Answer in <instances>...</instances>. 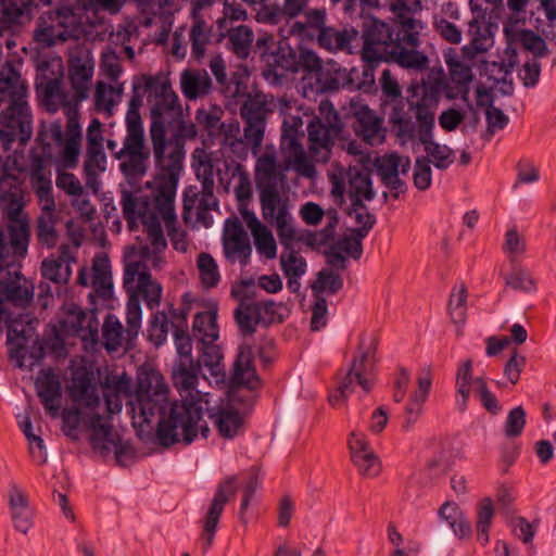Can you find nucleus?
<instances>
[{
	"label": "nucleus",
	"mask_w": 556,
	"mask_h": 556,
	"mask_svg": "<svg viewBox=\"0 0 556 556\" xmlns=\"http://www.w3.org/2000/svg\"><path fill=\"white\" fill-rule=\"evenodd\" d=\"M199 371V365L193 364L192 359L180 361L174 368L173 380L181 402L172 403L167 414L168 387L163 375L155 369L140 371L135 397L127 404L134 428L143 434L152 429L153 424H157L156 437L163 446L179 442L188 445L199 432L207 438L210 429L202 418L204 406L210 405L211 394L195 388Z\"/></svg>",
	"instance_id": "f257e3e1"
},
{
	"label": "nucleus",
	"mask_w": 556,
	"mask_h": 556,
	"mask_svg": "<svg viewBox=\"0 0 556 556\" xmlns=\"http://www.w3.org/2000/svg\"><path fill=\"white\" fill-rule=\"evenodd\" d=\"M28 239L29 233L24 225L12 226L8 236L0 230V336L7 327L10 361L18 368L31 369L34 362L27 364L25 361L29 317L25 314L14 316L4 308L5 302L24 306L33 298V292L20 281V266L27 253Z\"/></svg>",
	"instance_id": "f03ea898"
},
{
	"label": "nucleus",
	"mask_w": 556,
	"mask_h": 556,
	"mask_svg": "<svg viewBox=\"0 0 556 556\" xmlns=\"http://www.w3.org/2000/svg\"><path fill=\"white\" fill-rule=\"evenodd\" d=\"M121 205L131 229L137 222L142 224L147 244L141 247L140 254L153 268H161L165 262L167 239L164 228L174 250L180 253L188 251V235L178 225L175 199L150 200L140 190H123Z\"/></svg>",
	"instance_id": "7ed1b4c3"
},
{
	"label": "nucleus",
	"mask_w": 556,
	"mask_h": 556,
	"mask_svg": "<svg viewBox=\"0 0 556 556\" xmlns=\"http://www.w3.org/2000/svg\"><path fill=\"white\" fill-rule=\"evenodd\" d=\"M42 102L50 113L63 109L67 117L66 130L60 121L42 124L39 139L43 148L55 146L60 149V162L66 168L77 165L81 149V128L79 124L76 97L64 89L60 78L49 79L42 86Z\"/></svg>",
	"instance_id": "20e7f679"
},
{
	"label": "nucleus",
	"mask_w": 556,
	"mask_h": 556,
	"mask_svg": "<svg viewBox=\"0 0 556 556\" xmlns=\"http://www.w3.org/2000/svg\"><path fill=\"white\" fill-rule=\"evenodd\" d=\"M301 118L290 125L287 121L282 124L280 137V152L282 162L278 160V153L274 144H266L263 152H258L255 162V181L257 190L279 188L287 179V172L294 170L299 176L314 178L316 167L299 139L298 127Z\"/></svg>",
	"instance_id": "39448f33"
},
{
	"label": "nucleus",
	"mask_w": 556,
	"mask_h": 556,
	"mask_svg": "<svg viewBox=\"0 0 556 556\" xmlns=\"http://www.w3.org/2000/svg\"><path fill=\"white\" fill-rule=\"evenodd\" d=\"M148 94L144 75L132 79V93L126 112V136L123 147L116 152L115 159L121 161L119 168L130 182L147 173L150 152L144 144V131L140 116L143 97Z\"/></svg>",
	"instance_id": "423d86ee"
},
{
	"label": "nucleus",
	"mask_w": 556,
	"mask_h": 556,
	"mask_svg": "<svg viewBox=\"0 0 556 556\" xmlns=\"http://www.w3.org/2000/svg\"><path fill=\"white\" fill-rule=\"evenodd\" d=\"M363 40L362 59L371 65L386 60L414 72H424L429 67L430 61L425 52L407 50L395 43L388 23L375 18L366 22Z\"/></svg>",
	"instance_id": "0eeeda50"
},
{
	"label": "nucleus",
	"mask_w": 556,
	"mask_h": 556,
	"mask_svg": "<svg viewBox=\"0 0 556 556\" xmlns=\"http://www.w3.org/2000/svg\"><path fill=\"white\" fill-rule=\"evenodd\" d=\"M150 137L159 173L151 187L150 200L175 199L185 159V142L179 138H166L165 121L150 126Z\"/></svg>",
	"instance_id": "6e6552de"
},
{
	"label": "nucleus",
	"mask_w": 556,
	"mask_h": 556,
	"mask_svg": "<svg viewBox=\"0 0 556 556\" xmlns=\"http://www.w3.org/2000/svg\"><path fill=\"white\" fill-rule=\"evenodd\" d=\"M124 288L128 294L126 304L127 336L129 339L137 338L142 320L140 296L150 309L157 308L161 304L163 288L152 278L146 264L138 261H129L126 264Z\"/></svg>",
	"instance_id": "1a4fd4ad"
},
{
	"label": "nucleus",
	"mask_w": 556,
	"mask_h": 556,
	"mask_svg": "<svg viewBox=\"0 0 556 556\" xmlns=\"http://www.w3.org/2000/svg\"><path fill=\"white\" fill-rule=\"evenodd\" d=\"M26 170V163L23 153L17 150L5 159L0 154V210L7 214L12 222L7 231L0 230L8 236L12 226L24 225L25 223L17 220L23 207V190L21 175Z\"/></svg>",
	"instance_id": "9d476101"
},
{
	"label": "nucleus",
	"mask_w": 556,
	"mask_h": 556,
	"mask_svg": "<svg viewBox=\"0 0 556 556\" xmlns=\"http://www.w3.org/2000/svg\"><path fill=\"white\" fill-rule=\"evenodd\" d=\"M375 351L376 341L372 336L363 334L359 340L357 356L339 384L336 393L329 396L331 405L336 406L342 399H346L356 387H359L364 394L371 391L375 384Z\"/></svg>",
	"instance_id": "9b49d317"
},
{
	"label": "nucleus",
	"mask_w": 556,
	"mask_h": 556,
	"mask_svg": "<svg viewBox=\"0 0 556 556\" xmlns=\"http://www.w3.org/2000/svg\"><path fill=\"white\" fill-rule=\"evenodd\" d=\"M331 184V195L336 201L342 203L344 193L348 192L352 206H361L363 201H371L375 191L371 179L366 170L350 166L346 170L342 166L332 169L329 175Z\"/></svg>",
	"instance_id": "f8f14e48"
},
{
	"label": "nucleus",
	"mask_w": 556,
	"mask_h": 556,
	"mask_svg": "<svg viewBox=\"0 0 556 556\" xmlns=\"http://www.w3.org/2000/svg\"><path fill=\"white\" fill-rule=\"evenodd\" d=\"M390 9L395 16V43L407 50H418L420 35L426 27L421 20V0H391Z\"/></svg>",
	"instance_id": "ddd939ff"
},
{
	"label": "nucleus",
	"mask_w": 556,
	"mask_h": 556,
	"mask_svg": "<svg viewBox=\"0 0 556 556\" xmlns=\"http://www.w3.org/2000/svg\"><path fill=\"white\" fill-rule=\"evenodd\" d=\"M258 192L264 219L275 225L280 243L288 245L295 239L288 200L280 195L279 188L260 189Z\"/></svg>",
	"instance_id": "4468645a"
},
{
	"label": "nucleus",
	"mask_w": 556,
	"mask_h": 556,
	"mask_svg": "<svg viewBox=\"0 0 556 556\" xmlns=\"http://www.w3.org/2000/svg\"><path fill=\"white\" fill-rule=\"evenodd\" d=\"M33 135V116L28 103L9 104L0 113V140L5 150L13 142L25 146Z\"/></svg>",
	"instance_id": "2eb2a0df"
},
{
	"label": "nucleus",
	"mask_w": 556,
	"mask_h": 556,
	"mask_svg": "<svg viewBox=\"0 0 556 556\" xmlns=\"http://www.w3.org/2000/svg\"><path fill=\"white\" fill-rule=\"evenodd\" d=\"M471 384L475 386L476 394L482 406L492 414L501 410V405L495 395L489 390L484 378L472 379V363L470 359L464 362L456 372V405L459 410H465L471 392Z\"/></svg>",
	"instance_id": "dca6fc26"
},
{
	"label": "nucleus",
	"mask_w": 556,
	"mask_h": 556,
	"mask_svg": "<svg viewBox=\"0 0 556 556\" xmlns=\"http://www.w3.org/2000/svg\"><path fill=\"white\" fill-rule=\"evenodd\" d=\"M60 328L66 336H75L85 342L96 343L99 336V320L93 313L85 312L71 303L62 307L59 319Z\"/></svg>",
	"instance_id": "f3484780"
},
{
	"label": "nucleus",
	"mask_w": 556,
	"mask_h": 556,
	"mask_svg": "<svg viewBox=\"0 0 556 556\" xmlns=\"http://www.w3.org/2000/svg\"><path fill=\"white\" fill-rule=\"evenodd\" d=\"M148 88V102L152 122L164 121L163 116L179 109L178 96L169 79L163 75H144Z\"/></svg>",
	"instance_id": "a211bd4d"
},
{
	"label": "nucleus",
	"mask_w": 556,
	"mask_h": 556,
	"mask_svg": "<svg viewBox=\"0 0 556 556\" xmlns=\"http://www.w3.org/2000/svg\"><path fill=\"white\" fill-rule=\"evenodd\" d=\"M192 168L198 180L206 188H214V178L223 185L228 182L230 164L218 152H210L204 148H195L192 152Z\"/></svg>",
	"instance_id": "6ab92c4d"
},
{
	"label": "nucleus",
	"mask_w": 556,
	"mask_h": 556,
	"mask_svg": "<svg viewBox=\"0 0 556 556\" xmlns=\"http://www.w3.org/2000/svg\"><path fill=\"white\" fill-rule=\"evenodd\" d=\"M223 253L230 263L247 265L252 253L249 236L238 218H227L222 236Z\"/></svg>",
	"instance_id": "aec40b11"
},
{
	"label": "nucleus",
	"mask_w": 556,
	"mask_h": 556,
	"mask_svg": "<svg viewBox=\"0 0 556 556\" xmlns=\"http://www.w3.org/2000/svg\"><path fill=\"white\" fill-rule=\"evenodd\" d=\"M247 286L249 283L242 282L240 287L232 288L231 293L240 299L239 306L235 312L239 328L244 334H252L257 324L266 321L264 314L273 313L275 304L273 301H252L247 299L245 295H242V289Z\"/></svg>",
	"instance_id": "412c9836"
},
{
	"label": "nucleus",
	"mask_w": 556,
	"mask_h": 556,
	"mask_svg": "<svg viewBox=\"0 0 556 556\" xmlns=\"http://www.w3.org/2000/svg\"><path fill=\"white\" fill-rule=\"evenodd\" d=\"M77 282L83 287L91 286L97 296L110 299L113 293V277L109 257L105 254H97L92 260L90 274L87 268H81Z\"/></svg>",
	"instance_id": "4be33fe9"
},
{
	"label": "nucleus",
	"mask_w": 556,
	"mask_h": 556,
	"mask_svg": "<svg viewBox=\"0 0 556 556\" xmlns=\"http://www.w3.org/2000/svg\"><path fill=\"white\" fill-rule=\"evenodd\" d=\"M37 395L47 413L55 419L62 408V382L52 368L41 369L35 380Z\"/></svg>",
	"instance_id": "5701e85b"
},
{
	"label": "nucleus",
	"mask_w": 556,
	"mask_h": 556,
	"mask_svg": "<svg viewBox=\"0 0 556 556\" xmlns=\"http://www.w3.org/2000/svg\"><path fill=\"white\" fill-rule=\"evenodd\" d=\"M218 207V201L214 195V188L202 186V190L198 192L195 188L189 187L184 192V219L188 222L190 212L195 210L197 219L205 227L212 224L210 212Z\"/></svg>",
	"instance_id": "b1692460"
},
{
	"label": "nucleus",
	"mask_w": 556,
	"mask_h": 556,
	"mask_svg": "<svg viewBox=\"0 0 556 556\" xmlns=\"http://www.w3.org/2000/svg\"><path fill=\"white\" fill-rule=\"evenodd\" d=\"M28 86L12 62H4L0 71V105L28 103Z\"/></svg>",
	"instance_id": "393cba45"
},
{
	"label": "nucleus",
	"mask_w": 556,
	"mask_h": 556,
	"mask_svg": "<svg viewBox=\"0 0 556 556\" xmlns=\"http://www.w3.org/2000/svg\"><path fill=\"white\" fill-rule=\"evenodd\" d=\"M375 166L388 188L397 192L404 191L405 184L400 175H406L410 168L408 156L399 155L397 153L384 154L376 160Z\"/></svg>",
	"instance_id": "a878e982"
},
{
	"label": "nucleus",
	"mask_w": 556,
	"mask_h": 556,
	"mask_svg": "<svg viewBox=\"0 0 556 556\" xmlns=\"http://www.w3.org/2000/svg\"><path fill=\"white\" fill-rule=\"evenodd\" d=\"M349 448L352 460L362 476L376 477L381 470V464L377 455L369 447L366 435L363 432H352L349 438Z\"/></svg>",
	"instance_id": "bb28decb"
},
{
	"label": "nucleus",
	"mask_w": 556,
	"mask_h": 556,
	"mask_svg": "<svg viewBox=\"0 0 556 556\" xmlns=\"http://www.w3.org/2000/svg\"><path fill=\"white\" fill-rule=\"evenodd\" d=\"M308 151L311 157L318 163H327L331 156L334 137L339 132L327 128L320 119H311L307 127Z\"/></svg>",
	"instance_id": "cd10ccee"
},
{
	"label": "nucleus",
	"mask_w": 556,
	"mask_h": 556,
	"mask_svg": "<svg viewBox=\"0 0 556 556\" xmlns=\"http://www.w3.org/2000/svg\"><path fill=\"white\" fill-rule=\"evenodd\" d=\"M359 33L354 27L334 28L332 26H325L319 37L317 45L328 52L336 53L343 51L353 53L354 48L357 47Z\"/></svg>",
	"instance_id": "c85d7f7f"
},
{
	"label": "nucleus",
	"mask_w": 556,
	"mask_h": 556,
	"mask_svg": "<svg viewBox=\"0 0 556 556\" xmlns=\"http://www.w3.org/2000/svg\"><path fill=\"white\" fill-rule=\"evenodd\" d=\"M337 77H325L323 73H305L299 83L302 96L308 100H315L319 94L337 90L340 86H350L352 80L340 83L341 78L346 77V70L339 68Z\"/></svg>",
	"instance_id": "c756f323"
},
{
	"label": "nucleus",
	"mask_w": 556,
	"mask_h": 556,
	"mask_svg": "<svg viewBox=\"0 0 556 556\" xmlns=\"http://www.w3.org/2000/svg\"><path fill=\"white\" fill-rule=\"evenodd\" d=\"M75 262V255L67 244L60 247L59 254H52L41 263V275L54 283H66L72 276L71 264Z\"/></svg>",
	"instance_id": "7c9ffc66"
},
{
	"label": "nucleus",
	"mask_w": 556,
	"mask_h": 556,
	"mask_svg": "<svg viewBox=\"0 0 556 556\" xmlns=\"http://www.w3.org/2000/svg\"><path fill=\"white\" fill-rule=\"evenodd\" d=\"M326 22L327 11L325 8H309L293 21L289 33L301 39L317 40Z\"/></svg>",
	"instance_id": "2f4dec72"
},
{
	"label": "nucleus",
	"mask_w": 556,
	"mask_h": 556,
	"mask_svg": "<svg viewBox=\"0 0 556 556\" xmlns=\"http://www.w3.org/2000/svg\"><path fill=\"white\" fill-rule=\"evenodd\" d=\"M232 383L254 390L260 387L261 381L253 366L252 346L243 342L238 350L233 364Z\"/></svg>",
	"instance_id": "473e14b6"
},
{
	"label": "nucleus",
	"mask_w": 556,
	"mask_h": 556,
	"mask_svg": "<svg viewBox=\"0 0 556 556\" xmlns=\"http://www.w3.org/2000/svg\"><path fill=\"white\" fill-rule=\"evenodd\" d=\"M353 114L356 118V134L372 147L381 144L384 140L382 119L366 105H361L358 110L353 111Z\"/></svg>",
	"instance_id": "72a5a7b5"
},
{
	"label": "nucleus",
	"mask_w": 556,
	"mask_h": 556,
	"mask_svg": "<svg viewBox=\"0 0 556 556\" xmlns=\"http://www.w3.org/2000/svg\"><path fill=\"white\" fill-rule=\"evenodd\" d=\"M233 482L235 479L229 478L218 486L214 494V497L212 500L210 509L206 514L203 525L206 541L205 547H208L211 545L218 520L224 510V506L227 503L229 496H231L235 493Z\"/></svg>",
	"instance_id": "f704fd0d"
},
{
	"label": "nucleus",
	"mask_w": 556,
	"mask_h": 556,
	"mask_svg": "<svg viewBox=\"0 0 556 556\" xmlns=\"http://www.w3.org/2000/svg\"><path fill=\"white\" fill-rule=\"evenodd\" d=\"M90 442L93 450L101 453H110L114 451L116 456L119 457L121 440L117 434L113 432L112 426L105 422L101 415L96 414L90 419Z\"/></svg>",
	"instance_id": "c9c22d12"
},
{
	"label": "nucleus",
	"mask_w": 556,
	"mask_h": 556,
	"mask_svg": "<svg viewBox=\"0 0 556 556\" xmlns=\"http://www.w3.org/2000/svg\"><path fill=\"white\" fill-rule=\"evenodd\" d=\"M8 497L14 528L26 534L33 526V511L28 506L27 495L22 488L12 483Z\"/></svg>",
	"instance_id": "e433bc0d"
},
{
	"label": "nucleus",
	"mask_w": 556,
	"mask_h": 556,
	"mask_svg": "<svg viewBox=\"0 0 556 556\" xmlns=\"http://www.w3.org/2000/svg\"><path fill=\"white\" fill-rule=\"evenodd\" d=\"M94 65L92 61L75 59L68 68V79L76 97V101L83 102L89 97Z\"/></svg>",
	"instance_id": "4c0bfd02"
},
{
	"label": "nucleus",
	"mask_w": 556,
	"mask_h": 556,
	"mask_svg": "<svg viewBox=\"0 0 556 556\" xmlns=\"http://www.w3.org/2000/svg\"><path fill=\"white\" fill-rule=\"evenodd\" d=\"M517 64V55L515 52L509 54L507 59L500 61H485L481 65V72L496 84H502V91L509 94L513 91L511 72Z\"/></svg>",
	"instance_id": "58836bf2"
},
{
	"label": "nucleus",
	"mask_w": 556,
	"mask_h": 556,
	"mask_svg": "<svg viewBox=\"0 0 556 556\" xmlns=\"http://www.w3.org/2000/svg\"><path fill=\"white\" fill-rule=\"evenodd\" d=\"M131 391V378L123 374L108 377L104 386V399L110 414L119 413L123 408V397Z\"/></svg>",
	"instance_id": "ea45409f"
},
{
	"label": "nucleus",
	"mask_w": 556,
	"mask_h": 556,
	"mask_svg": "<svg viewBox=\"0 0 556 556\" xmlns=\"http://www.w3.org/2000/svg\"><path fill=\"white\" fill-rule=\"evenodd\" d=\"M109 85L104 81H97L94 88V108L98 112L112 115L115 106L122 102L125 90V84L113 81Z\"/></svg>",
	"instance_id": "a19ab883"
},
{
	"label": "nucleus",
	"mask_w": 556,
	"mask_h": 556,
	"mask_svg": "<svg viewBox=\"0 0 556 556\" xmlns=\"http://www.w3.org/2000/svg\"><path fill=\"white\" fill-rule=\"evenodd\" d=\"M468 34L471 37L470 42L462 48L464 58L475 59L478 54L484 53L493 46V38L485 24L478 23V20H471L468 24Z\"/></svg>",
	"instance_id": "79ce46f5"
},
{
	"label": "nucleus",
	"mask_w": 556,
	"mask_h": 556,
	"mask_svg": "<svg viewBox=\"0 0 556 556\" xmlns=\"http://www.w3.org/2000/svg\"><path fill=\"white\" fill-rule=\"evenodd\" d=\"M102 338L104 346L108 351H117L124 345L129 349L132 344V341L136 339L128 338L127 328L124 330L122 323L113 314H109L105 317L102 326Z\"/></svg>",
	"instance_id": "37998d69"
},
{
	"label": "nucleus",
	"mask_w": 556,
	"mask_h": 556,
	"mask_svg": "<svg viewBox=\"0 0 556 556\" xmlns=\"http://www.w3.org/2000/svg\"><path fill=\"white\" fill-rule=\"evenodd\" d=\"M106 169V156L103 149H87L84 162L86 187L97 193L100 189L99 176Z\"/></svg>",
	"instance_id": "c03bdc74"
},
{
	"label": "nucleus",
	"mask_w": 556,
	"mask_h": 556,
	"mask_svg": "<svg viewBox=\"0 0 556 556\" xmlns=\"http://www.w3.org/2000/svg\"><path fill=\"white\" fill-rule=\"evenodd\" d=\"M204 410L207 412L222 437L232 439L239 433L242 427V418L238 412L233 409L215 410L208 405L204 406Z\"/></svg>",
	"instance_id": "a18cd8bd"
},
{
	"label": "nucleus",
	"mask_w": 556,
	"mask_h": 556,
	"mask_svg": "<svg viewBox=\"0 0 556 556\" xmlns=\"http://www.w3.org/2000/svg\"><path fill=\"white\" fill-rule=\"evenodd\" d=\"M180 88L189 100L206 94L211 88V78L206 72L184 71L180 75Z\"/></svg>",
	"instance_id": "49530a36"
},
{
	"label": "nucleus",
	"mask_w": 556,
	"mask_h": 556,
	"mask_svg": "<svg viewBox=\"0 0 556 556\" xmlns=\"http://www.w3.org/2000/svg\"><path fill=\"white\" fill-rule=\"evenodd\" d=\"M193 337L200 343H214L218 338V327L216 323V312H200L193 319Z\"/></svg>",
	"instance_id": "de8ad7c7"
},
{
	"label": "nucleus",
	"mask_w": 556,
	"mask_h": 556,
	"mask_svg": "<svg viewBox=\"0 0 556 556\" xmlns=\"http://www.w3.org/2000/svg\"><path fill=\"white\" fill-rule=\"evenodd\" d=\"M228 47L231 52L241 60L250 55L251 47L254 41V33L247 25H239L228 30Z\"/></svg>",
	"instance_id": "09e8293b"
},
{
	"label": "nucleus",
	"mask_w": 556,
	"mask_h": 556,
	"mask_svg": "<svg viewBox=\"0 0 556 556\" xmlns=\"http://www.w3.org/2000/svg\"><path fill=\"white\" fill-rule=\"evenodd\" d=\"M195 265L202 287L205 290L216 288L220 282L222 275L215 258L210 253L201 252L197 256Z\"/></svg>",
	"instance_id": "8fccbe9b"
},
{
	"label": "nucleus",
	"mask_w": 556,
	"mask_h": 556,
	"mask_svg": "<svg viewBox=\"0 0 556 556\" xmlns=\"http://www.w3.org/2000/svg\"><path fill=\"white\" fill-rule=\"evenodd\" d=\"M268 97L263 93H256L249 97L240 109L241 117L244 121L266 122V115L270 111L268 108Z\"/></svg>",
	"instance_id": "3c124183"
},
{
	"label": "nucleus",
	"mask_w": 556,
	"mask_h": 556,
	"mask_svg": "<svg viewBox=\"0 0 556 556\" xmlns=\"http://www.w3.org/2000/svg\"><path fill=\"white\" fill-rule=\"evenodd\" d=\"M35 39L38 43L51 47L68 39V30L61 29L53 20H42V24L35 31Z\"/></svg>",
	"instance_id": "603ef678"
},
{
	"label": "nucleus",
	"mask_w": 556,
	"mask_h": 556,
	"mask_svg": "<svg viewBox=\"0 0 556 556\" xmlns=\"http://www.w3.org/2000/svg\"><path fill=\"white\" fill-rule=\"evenodd\" d=\"M494 516V507L491 498H483L477 508V539L485 545L489 542V529Z\"/></svg>",
	"instance_id": "864d4df0"
},
{
	"label": "nucleus",
	"mask_w": 556,
	"mask_h": 556,
	"mask_svg": "<svg viewBox=\"0 0 556 556\" xmlns=\"http://www.w3.org/2000/svg\"><path fill=\"white\" fill-rule=\"evenodd\" d=\"M211 27L202 20L197 18L190 30L192 54L200 59L204 55L210 41Z\"/></svg>",
	"instance_id": "5fc2aeb1"
},
{
	"label": "nucleus",
	"mask_w": 556,
	"mask_h": 556,
	"mask_svg": "<svg viewBox=\"0 0 556 556\" xmlns=\"http://www.w3.org/2000/svg\"><path fill=\"white\" fill-rule=\"evenodd\" d=\"M505 283L507 287L520 292H534L536 283L531 273L522 267H514L506 276Z\"/></svg>",
	"instance_id": "6e6d98bb"
},
{
	"label": "nucleus",
	"mask_w": 556,
	"mask_h": 556,
	"mask_svg": "<svg viewBox=\"0 0 556 556\" xmlns=\"http://www.w3.org/2000/svg\"><path fill=\"white\" fill-rule=\"evenodd\" d=\"M290 242L280 255L281 269L285 276H303L306 273V262L298 252L290 248Z\"/></svg>",
	"instance_id": "4d7b16f0"
},
{
	"label": "nucleus",
	"mask_w": 556,
	"mask_h": 556,
	"mask_svg": "<svg viewBox=\"0 0 556 556\" xmlns=\"http://www.w3.org/2000/svg\"><path fill=\"white\" fill-rule=\"evenodd\" d=\"M228 130L225 131L223 140V148L230 150V152L240 160H245L249 153L250 144L243 138H238L240 131L239 124H229Z\"/></svg>",
	"instance_id": "13d9d810"
},
{
	"label": "nucleus",
	"mask_w": 556,
	"mask_h": 556,
	"mask_svg": "<svg viewBox=\"0 0 556 556\" xmlns=\"http://www.w3.org/2000/svg\"><path fill=\"white\" fill-rule=\"evenodd\" d=\"M30 184L36 194L52 191L51 174L43 168L40 157L31 161Z\"/></svg>",
	"instance_id": "bf43d9fd"
},
{
	"label": "nucleus",
	"mask_w": 556,
	"mask_h": 556,
	"mask_svg": "<svg viewBox=\"0 0 556 556\" xmlns=\"http://www.w3.org/2000/svg\"><path fill=\"white\" fill-rule=\"evenodd\" d=\"M202 353L199 357L198 365H203L208 368L210 372L216 378L224 376L220 367L223 355L219 348L214 343H202Z\"/></svg>",
	"instance_id": "052dcab7"
},
{
	"label": "nucleus",
	"mask_w": 556,
	"mask_h": 556,
	"mask_svg": "<svg viewBox=\"0 0 556 556\" xmlns=\"http://www.w3.org/2000/svg\"><path fill=\"white\" fill-rule=\"evenodd\" d=\"M466 302H467V289L465 285H459L454 288L450 302L448 311L451 318L455 324H463L466 319Z\"/></svg>",
	"instance_id": "680f3d73"
},
{
	"label": "nucleus",
	"mask_w": 556,
	"mask_h": 556,
	"mask_svg": "<svg viewBox=\"0 0 556 556\" xmlns=\"http://www.w3.org/2000/svg\"><path fill=\"white\" fill-rule=\"evenodd\" d=\"M23 11L15 4L5 7L0 17V37L12 36L22 25Z\"/></svg>",
	"instance_id": "e2e57ef3"
},
{
	"label": "nucleus",
	"mask_w": 556,
	"mask_h": 556,
	"mask_svg": "<svg viewBox=\"0 0 556 556\" xmlns=\"http://www.w3.org/2000/svg\"><path fill=\"white\" fill-rule=\"evenodd\" d=\"M424 148L438 169H446L454 162V151L445 144L432 141Z\"/></svg>",
	"instance_id": "0e129e2a"
},
{
	"label": "nucleus",
	"mask_w": 556,
	"mask_h": 556,
	"mask_svg": "<svg viewBox=\"0 0 556 556\" xmlns=\"http://www.w3.org/2000/svg\"><path fill=\"white\" fill-rule=\"evenodd\" d=\"M55 216H39L37 220V236L41 244L51 249L55 247L59 235L55 230Z\"/></svg>",
	"instance_id": "69168bd1"
},
{
	"label": "nucleus",
	"mask_w": 556,
	"mask_h": 556,
	"mask_svg": "<svg viewBox=\"0 0 556 556\" xmlns=\"http://www.w3.org/2000/svg\"><path fill=\"white\" fill-rule=\"evenodd\" d=\"M72 396L75 402L93 407L100 402L99 396L92 389L90 382L85 378L74 379L72 388Z\"/></svg>",
	"instance_id": "338daca9"
},
{
	"label": "nucleus",
	"mask_w": 556,
	"mask_h": 556,
	"mask_svg": "<svg viewBox=\"0 0 556 556\" xmlns=\"http://www.w3.org/2000/svg\"><path fill=\"white\" fill-rule=\"evenodd\" d=\"M243 139L250 144L253 156L258 155L264 140L266 122L244 121Z\"/></svg>",
	"instance_id": "774afa93"
}]
</instances>
